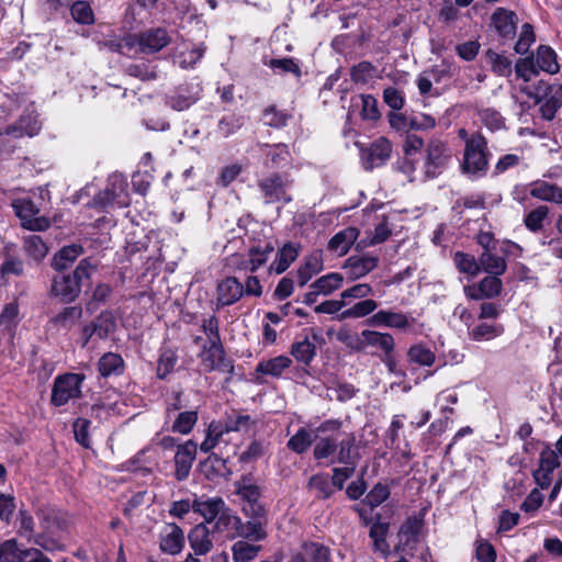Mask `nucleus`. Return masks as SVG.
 I'll return each instance as SVG.
<instances>
[{
    "label": "nucleus",
    "mask_w": 562,
    "mask_h": 562,
    "mask_svg": "<svg viewBox=\"0 0 562 562\" xmlns=\"http://www.w3.org/2000/svg\"><path fill=\"white\" fill-rule=\"evenodd\" d=\"M341 427L342 420L330 418L322 422L315 429L313 458L316 461L329 460L330 463L345 464L344 468L333 469L330 482L334 490H342L345 482L353 475L360 459L356 435L341 430Z\"/></svg>",
    "instance_id": "1"
},
{
    "label": "nucleus",
    "mask_w": 562,
    "mask_h": 562,
    "mask_svg": "<svg viewBox=\"0 0 562 562\" xmlns=\"http://www.w3.org/2000/svg\"><path fill=\"white\" fill-rule=\"evenodd\" d=\"M93 270L90 259L80 260L72 273H61L53 278L50 295L65 304L74 302L81 292L82 282L90 279Z\"/></svg>",
    "instance_id": "2"
},
{
    "label": "nucleus",
    "mask_w": 562,
    "mask_h": 562,
    "mask_svg": "<svg viewBox=\"0 0 562 562\" xmlns=\"http://www.w3.org/2000/svg\"><path fill=\"white\" fill-rule=\"evenodd\" d=\"M490 166L488 143L485 136H475L464 146L460 169L472 181L486 176Z\"/></svg>",
    "instance_id": "3"
},
{
    "label": "nucleus",
    "mask_w": 562,
    "mask_h": 562,
    "mask_svg": "<svg viewBox=\"0 0 562 562\" xmlns=\"http://www.w3.org/2000/svg\"><path fill=\"white\" fill-rule=\"evenodd\" d=\"M257 186L265 204H288L292 201V196L288 192L290 180L286 175L279 172L270 173L259 179Z\"/></svg>",
    "instance_id": "4"
},
{
    "label": "nucleus",
    "mask_w": 562,
    "mask_h": 562,
    "mask_svg": "<svg viewBox=\"0 0 562 562\" xmlns=\"http://www.w3.org/2000/svg\"><path fill=\"white\" fill-rule=\"evenodd\" d=\"M85 376L78 373H65L54 380L50 403L54 406H63L70 400L81 395V384Z\"/></svg>",
    "instance_id": "5"
},
{
    "label": "nucleus",
    "mask_w": 562,
    "mask_h": 562,
    "mask_svg": "<svg viewBox=\"0 0 562 562\" xmlns=\"http://www.w3.org/2000/svg\"><path fill=\"white\" fill-rule=\"evenodd\" d=\"M170 42L171 37L165 29L154 27L131 37L128 45L142 54H155L160 52Z\"/></svg>",
    "instance_id": "6"
},
{
    "label": "nucleus",
    "mask_w": 562,
    "mask_h": 562,
    "mask_svg": "<svg viewBox=\"0 0 562 562\" xmlns=\"http://www.w3.org/2000/svg\"><path fill=\"white\" fill-rule=\"evenodd\" d=\"M451 157L447 144L440 139L429 140L426 148L424 173L427 179L437 178L446 169Z\"/></svg>",
    "instance_id": "7"
},
{
    "label": "nucleus",
    "mask_w": 562,
    "mask_h": 562,
    "mask_svg": "<svg viewBox=\"0 0 562 562\" xmlns=\"http://www.w3.org/2000/svg\"><path fill=\"white\" fill-rule=\"evenodd\" d=\"M200 358L204 369L207 372L218 371L227 373L229 376L226 378V382L232 379L234 373V363L231 358H227L222 344L204 346Z\"/></svg>",
    "instance_id": "8"
},
{
    "label": "nucleus",
    "mask_w": 562,
    "mask_h": 562,
    "mask_svg": "<svg viewBox=\"0 0 562 562\" xmlns=\"http://www.w3.org/2000/svg\"><path fill=\"white\" fill-rule=\"evenodd\" d=\"M12 206L24 228L41 232L49 227V221L44 216H38L40 210L33 201L19 199L12 203Z\"/></svg>",
    "instance_id": "9"
},
{
    "label": "nucleus",
    "mask_w": 562,
    "mask_h": 562,
    "mask_svg": "<svg viewBox=\"0 0 562 562\" xmlns=\"http://www.w3.org/2000/svg\"><path fill=\"white\" fill-rule=\"evenodd\" d=\"M423 527L422 519L417 517H408L400 527L397 532L398 543L395 546V551L412 555L413 551L419 542V533Z\"/></svg>",
    "instance_id": "10"
},
{
    "label": "nucleus",
    "mask_w": 562,
    "mask_h": 562,
    "mask_svg": "<svg viewBox=\"0 0 562 562\" xmlns=\"http://www.w3.org/2000/svg\"><path fill=\"white\" fill-rule=\"evenodd\" d=\"M198 445L192 439L178 445L173 462H175V477L177 481L182 482L190 475L193 462L196 459Z\"/></svg>",
    "instance_id": "11"
},
{
    "label": "nucleus",
    "mask_w": 562,
    "mask_h": 562,
    "mask_svg": "<svg viewBox=\"0 0 562 562\" xmlns=\"http://www.w3.org/2000/svg\"><path fill=\"white\" fill-rule=\"evenodd\" d=\"M186 538L182 529L175 522L166 524L159 533V548L162 552L176 555L184 548Z\"/></svg>",
    "instance_id": "12"
},
{
    "label": "nucleus",
    "mask_w": 562,
    "mask_h": 562,
    "mask_svg": "<svg viewBox=\"0 0 562 562\" xmlns=\"http://www.w3.org/2000/svg\"><path fill=\"white\" fill-rule=\"evenodd\" d=\"M218 307L229 306L238 302L244 295V284L235 277H227L216 286Z\"/></svg>",
    "instance_id": "13"
},
{
    "label": "nucleus",
    "mask_w": 562,
    "mask_h": 562,
    "mask_svg": "<svg viewBox=\"0 0 562 562\" xmlns=\"http://www.w3.org/2000/svg\"><path fill=\"white\" fill-rule=\"evenodd\" d=\"M378 262L379 258L376 256L353 255L346 260L344 269L348 279L357 280L375 269Z\"/></svg>",
    "instance_id": "14"
},
{
    "label": "nucleus",
    "mask_w": 562,
    "mask_h": 562,
    "mask_svg": "<svg viewBox=\"0 0 562 562\" xmlns=\"http://www.w3.org/2000/svg\"><path fill=\"white\" fill-rule=\"evenodd\" d=\"M213 531L206 524L201 522L194 526L188 535L190 548L196 555H204L213 548Z\"/></svg>",
    "instance_id": "15"
},
{
    "label": "nucleus",
    "mask_w": 562,
    "mask_h": 562,
    "mask_svg": "<svg viewBox=\"0 0 562 562\" xmlns=\"http://www.w3.org/2000/svg\"><path fill=\"white\" fill-rule=\"evenodd\" d=\"M199 99L200 95L198 87L181 86L171 94L167 95L166 104L176 111H184Z\"/></svg>",
    "instance_id": "16"
},
{
    "label": "nucleus",
    "mask_w": 562,
    "mask_h": 562,
    "mask_svg": "<svg viewBox=\"0 0 562 562\" xmlns=\"http://www.w3.org/2000/svg\"><path fill=\"white\" fill-rule=\"evenodd\" d=\"M492 24L501 37L513 38L516 33L517 15L515 12L498 8L492 14Z\"/></svg>",
    "instance_id": "17"
},
{
    "label": "nucleus",
    "mask_w": 562,
    "mask_h": 562,
    "mask_svg": "<svg viewBox=\"0 0 562 562\" xmlns=\"http://www.w3.org/2000/svg\"><path fill=\"white\" fill-rule=\"evenodd\" d=\"M529 194L538 200L562 204V188L555 183L537 180L529 184Z\"/></svg>",
    "instance_id": "18"
},
{
    "label": "nucleus",
    "mask_w": 562,
    "mask_h": 562,
    "mask_svg": "<svg viewBox=\"0 0 562 562\" xmlns=\"http://www.w3.org/2000/svg\"><path fill=\"white\" fill-rule=\"evenodd\" d=\"M260 147L266 156L263 164L267 168L278 169L283 168L290 164L291 155L285 144H263Z\"/></svg>",
    "instance_id": "19"
},
{
    "label": "nucleus",
    "mask_w": 562,
    "mask_h": 562,
    "mask_svg": "<svg viewBox=\"0 0 562 562\" xmlns=\"http://www.w3.org/2000/svg\"><path fill=\"white\" fill-rule=\"evenodd\" d=\"M225 506L226 504L221 497H195L193 499V513L201 515L205 519L204 524H210L216 520Z\"/></svg>",
    "instance_id": "20"
},
{
    "label": "nucleus",
    "mask_w": 562,
    "mask_h": 562,
    "mask_svg": "<svg viewBox=\"0 0 562 562\" xmlns=\"http://www.w3.org/2000/svg\"><path fill=\"white\" fill-rule=\"evenodd\" d=\"M369 324L372 326L405 329L409 326V318L402 312L381 310L370 317Z\"/></svg>",
    "instance_id": "21"
},
{
    "label": "nucleus",
    "mask_w": 562,
    "mask_h": 562,
    "mask_svg": "<svg viewBox=\"0 0 562 562\" xmlns=\"http://www.w3.org/2000/svg\"><path fill=\"white\" fill-rule=\"evenodd\" d=\"M538 103L542 117L548 121L553 120L562 105V85L550 86Z\"/></svg>",
    "instance_id": "22"
},
{
    "label": "nucleus",
    "mask_w": 562,
    "mask_h": 562,
    "mask_svg": "<svg viewBox=\"0 0 562 562\" xmlns=\"http://www.w3.org/2000/svg\"><path fill=\"white\" fill-rule=\"evenodd\" d=\"M40 131L41 123L38 122L37 117L32 114H27L21 116L18 122L8 126L5 128V134L13 136L14 138H20L23 136L33 137L37 135Z\"/></svg>",
    "instance_id": "23"
},
{
    "label": "nucleus",
    "mask_w": 562,
    "mask_h": 562,
    "mask_svg": "<svg viewBox=\"0 0 562 562\" xmlns=\"http://www.w3.org/2000/svg\"><path fill=\"white\" fill-rule=\"evenodd\" d=\"M392 145L384 138L379 137L368 148L367 164L368 169L383 165L391 156Z\"/></svg>",
    "instance_id": "24"
},
{
    "label": "nucleus",
    "mask_w": 562,
    "mask_h": 562,
    "mask_svg": "<svg viewBox=\"0 0 562 562\" xmlns=\"http://www.w3.org/2000/svg\"><path fill=\"white\" fill-rule=\"evenodd\" d=\"M324 269L323 258L319 252H313L304 258L303 263L297 269V283L304 286L314 276Z\"/></svg>",
    "instance_id": "25"
},
{
    "label": "nucleus",
    "mask_w": 562,
    "mask_h": 562,
    "mask_svg": "<svg viewBox=\"0 0 562 562\" xmlns=\"http://www.w3.org/2000/svg\"><path fill=\"white\" fill-rule=\"evenodd\" d=\"M358 238V229L348 227L336 233L328 241V249L338 256H345Z\"/></svg>",
    "instance_id": "26"
},
{
    "label": "nucleus",
    "mask_w": 562,
    "mask_h": 562,
    "mask_svg": "<svg viewBox=\"0 0 562 562\" xmlns=\"http://www.w3.org/2000/svg\"><path fill=\"white\" fill-rule=\"evenodd\" d=\"M201 465L205 476L212 481L220 477L228 479L232 475L227 461L215 453H211Z\"/></svg>",
    "instance_id": "27"
},
{
    "label": "nucleus",
    "mask_w": 562,
    "mask_h": 562,
    "mask_svg": "<svg viewBox=\"0 0 562 562\" xmlns=\"http://www.w3.org/2000/svg\"><path fill=\"white\" fill-rule=\"evenodd\" d=\"M83 254V247L78 244H72L68 246H64L58 252L55 254L52 260V267L56 271H64L69 266L74 263V261Z\"/></svg>",
    "instance_id": "28"
},
{
    "label": "nucleus",
    "mask_w": 562,
    "mask_h": 562,
    "mask_svg": "<svg viewBox=\"0 0 562 562\" xmlns=\"http://www.w3.org/2000/svg\"><path fill=\"white\" fill-rule=\"evenodd\" d=\"M361 337L364 339V347H376L381 349L385 355H390L394 350V338L389 333H380L375 330L366 329L362 330Z\"/></svg>",
    "instance_id": "29"
},
{
    "label": "nucleus",
    "mask_w": 562,
    "mask_h": 562,
    "mask_svg": "<svg viewBox=\"0 0 562 562\" xmlns=\"http://www.w3.org/2000/svg\"><path fill=\"white\" fill-rule=\"evenodd\" d=\"M255 424L256 422L250 415L240 414L236 411L226 414L225 418L222 420V425L227 434L232 431L248 432Z\"/></svg>",
    "instance_id": "30"
},
{
    "label": "nucleus",
    "mask_w": 562,
    "mask_h": 562,
    "mask_svg": "<svg viewBox=\"0 0 562 562\" xmlns=\"http://www.w3.org/2000/svg\"><path fill=\"white\" fill-rule=\"evenodd\" d=\"M82 307L79 305L64 307L50 323L58 329L68 330L82 317Z\"/></svg>",
    "instance_id": "31"
},
{
    "label": "nucleus",
    "mask_w": 562,
    "mask_h": 562,
    "mask_svg": "<svg viewBox=\"0 0 562 562\" xmlns=\"http://www.w3.org/2000/svg\"><path fill=\"white\" fill-rule=\"evenodd\" d=\"M540 70L554 75L559 72L560 65L555 52L547 45H540L537 48L536 57H533Z\"/></svg>",
    "instance_id": "32"
},
{
    "label": "nucleus",
    "mask_w": 562,
    "mask_h": 562,
    "mask_svg": "<svg viewBox=\"0 0 562 562\" xmlns=\"http://www.w3.org/2000/svg\"><path fill=\"white\" fill-rule=\"evenodd\" d=\"M267 520H258V519H248L246 522L240 520L239 530L237 531V537L250 540V541H260L267 537L266 526Z\"/></svg>",
    "instance_id": "33"
},
{
    "label": "nucleus",
    "mask_w": 562,
    "mask_h": 562,
    "mask_svg": "<svg viewBox=\"0 0 562 562\" xmlns=\"http://www.w3.org/2000/svg\"><path fill=\"white\" fill-rule=\"evenodd\" d=\"M299 248L293 243H286L277 252L276 259L271 265V270L276 273H283L290 265L297 258Z\"/></svg>",
    "instance_id": "34"
},
{
    "label": "nucleus",
    "mask_w": 562,
    "mask_h": 562,
    "mask_svg": "<svg viewBox=\"0 0 562 562\" xmlns=\"http://www.w3.org/2000/svg\"><path fill=\"white\" fill-rule=\"evenodd\" d=\"M99 372L102 376L121 375L124 372V360L119 353L106 352L98 362Z\"/></svg>",
    "instance_id": "35"
},
{
    "label": "nucleus",
    "mask_w": 562,
    "mask_h": 562,
    "mask_svg": "<svg viewBox=\"0 0 562 562\" xmlns=\"http://www.w3.org/2000/svg\"><path fill=\"white\" fill-rule=\"evenodd\" d=\"M292 364V360L286 356H278L269 360L260 361L256 371L261 374L279 378L283 371Z\"/></svg>",
    "instance_id": "36"
},
{
    "label": "nucleus",
    "mask_w": 562,
    "mask_h": 562,
    "mask_svg": "<svg viewBox=\"0 0 562 562\" xmlns=\"http://www.w3.org/2000/svg\"><path fill=\"white\" fill-rule=\"evenodd\" d=\"M273 251L274 246L271 243H266L262 247H251L248 251V260L245 268L251 272L257 271L268 261Z\"/></svg>",
    "instance_id": "37"
},
{
    "label": "nucleus",
    "mask_w": 562,
    "mask_h": 562,
    "mask_svg": "<svg viewBox=\"0 0 562 562\" xmlns=\"http://www.w3.org/2000/svg\"><path fill=\"white\" fill-rule=\"evenodd\" d=\"M23 249L27 257L41 262L48 254V247L38 235H29L23 238Z\"/></svg>",
    "instance_id": "38"
},
{
    "label": "nucleus",
    "mask_w": 562,
    "mask_h": 562,
    "mask_svg": "<svg viewBox=\"0 0 562 562\" xmlns=\"http://www.w3.org/2000/svg\"><path fill=\"white\" fill-rule=\"evenodd\" d=\"M290 353L297 362L308 366L316 356V346L307 337L292 344Z\"/></svg>",
    "instance_id": "39"
},
{
    "label": "nucleus",
    "mask_w": 562,
    "mask_h": 562,
    "mask_svg": "<svg viewBox=\"0 0 562 562\" xmlns=\"http://www.w3.org/2000/svg\"><path fill=\"white\" fill-rule=\"evenodd\" d=\"M480 271L483 270L490 274L502 276L507 268L503 257L492 254L490 250H483L479 257Z\"/></svg>",
    "instance_id": "40"
},
{
    "label": "nucleus",
    "mask_w": 562,
    "mask_h": 562,
    "mask_svg": "<svg viewBox=\"0 0 562 562\" xmlns=\"http://www.w3.org/2000/svg\"><path fill=\"white\" fill-rule=\"evenodd\" d=\"M240 520V517L235 515L227 506H225L224 510H222V513L216 518L213 530L226 531L229 536L237 537Z\"/></svg>",
    "instance_id": "41"
},
{
    "label": "nucleus",
    "mask_w": 562,
    "mask_h": 562,
    "mask_svg": "<svg viewBox=\"0 0 562 562\" xmlns=\"http://www.w3.org/2000/svg\"><path fill=\"white\" fill-rule=\"evenodd\" d=\"M227 434L222 425V420H212L206 429L205 438L200 445V450L204 453L212 451Z\"/></svg>",
    "instance_id": "42"
},
{
    "label": "nucleus",
    "mask_w": 562,
    "mask_h": 562,
    "mask_svg": "<svg viewBox=\"0 0 562 562\" xmlns=\"http://www.w3.org/2000/svg\"><path fill=\"white\" fill-rule=\"evenodd\" d=\"M307 486L314 491L315 497L321 499L329 498L335 492L327 473H317L311 476Z\"/></svg>",
    "instance_id": "43"
},
{
    "label": "nucleus",
    "mask_w": 562,
    "mask_h": 562,
    "mask_svg": "<svg viewBox=\"0 0 562 562\" xmlns=\"http://www.w3.org/2000/svg\"><path fill=\"white\" fill-rule=\"evenodd\" d=\"M476 114L481 123L491 132H496L505 128L504 116L494 108L477 109Z\"/></svg>",
    "instance_id": "44"
},
{
    "label": "nucleus",
    "mask_w": 562,
    "mask_h": 562,
    "mask_svg": "<svg viewBox=\"0 0 562 562\" xmlns=\"http://www.w3.org/2000/svg\"><path fill=\"white\" fill-rule=\"evenodd\" d=\"M344 277L338 272H330L315 280L310 288L317 289L323 295H329L342 284Z\"/></svg>",
    "instance_id": "45"
},
{
    "label": "nucleus",
    "mask_w": 562,
    "mask_h": 562,
    "mask_svg": "<svg viewBox=\"0 0 562 562\" xmlns=\"http://www.w3.org/2000/svg\"><path fill=\"white\" fill-rule=\"evenodd\" d=\"M26 549L19 547L15 539L0 542V562H23Z\"/></svg>",
    "instance_id": "46"
},
{
    "label": "nucleus",
    "mask_w": 562,
    "mask_h": 562,
    "mask_svg": "<svg viewBox=\"0 0 562 562\" xmlns=\"http://www.w3.org/2000/svg\"><path fill=\"white\" fill-rule=\"evenodd\" d=\"M549 207L539 205L531 210L524 218L525 226L532 233H539L543 228V223L548 218Z\"/></svg>",
    "instance_id": "47"
},
{
    "label": "nucleus",
    "mask_w": 562,
    "mask_h": 562,
    "mask_svg": "<svg viewBox=\"0 0 562 562\" xmlns=\"http://www.w3.org/2000/svg\"><path fill=\"white\" fill-rule=\"evenodd\" d=\"M378 307V303L374 300L366 299L357 302L351 307L345 310L340 314L341 319L346 318H361L370 315Z\"/></svg>",
    "instance_id": "48"
},
{
    "label": "nucleus",
    "mask_w": 562,
    "mask_h": 562,
    "mask_svg": "<svg viewBox=\"0 0 562 562\" xmlns=\"http://www.w3.org/2000/svg\"><path fill=\"white\" fill-rule=\"evenodd\" d=\"M9 276L24 277L25 265L24 261L12 255H7L0 266V278L5 279Z\"/></svg>",
    "instance_id": "49"
},
{
    "label": "nucleus",
    "mask_w": 562,
    "mask_h": 562,
    "mask_svg": "<svg viewBox=\"0 0 562 562\" xmlns=\"http://www.w3.org/2000/svg\"><path fill=\"white\" fill-rule=\"evenodd\" d=\"M245 123V119L240 114L232 113L223 116L217 124V132L224 137L227 138L231 135L235 134L237 131L241 128Z\"/></svg>",
    "instance_id": "50"
},
{
    "label": "nucleus",
    "mask_w": 562,
    "mask_h": 562,
    "mask_svg": "<svg viewBox=\"0 0 562 562\" xmlns=\"http://www.w3.org/2000/svg\"><path fill=\"white\" fill-rule=\"evenodd\" d=\"M198 422V412L186 411L177 415L172 423L171 430L181 435H188Z\"/></svg>",
    "instance_id": "51"
},
{
    "label": "nucleus",
    "mask_w": 562,
    "mask_h": 562,
    "mask_svg": "<svg viewBox=\"0 0 562 562\" xmlns=\"http://www.w3.org/2000/svg\"><path fill=\"white\" fill-rule=\"evenodd\" d=\"M259 551V546H255L246 541H237L232 547L233 559L235 562H249L258 555Z\"/></svg>",
    "instance_id": "52"
},
{
    "label": "nucleus",
    "mask_w": 562,
    "mask_h": 562,
    "mask_svg": "<svg viewBox=\"0 0 562 562\" xmlns=\"http://www.w3.org/2000/svg\"><path fill=\"white\" fill-rule=\"evenodd\" d=\"M313 443L311 432L305 428H300L288 441L286 446L290 450L297 454L304 453Z\"/></svg>",
    "instance_id": "53"
},
{
    "label": "nucleus",
    "mask_w": 562,
    "mask_h": 562,
    "mask_svg": "<svg viewBox=\"0 0 562 562\" xmlns=\"http://www.w3.org/2000/svg\"><path fill=\"white\" fill-rule=\"evenodd\" d=\"M457 269L467 274L476 276L480 272L479 260L474 256L457 251L453 257Z\"/></svg>",
    "instance_id": "54"
},
{
    "label": "nucleus",
    "mask_w": 562,
    "mask_h": 562,
    "mask_svg": "<svg viewBox=\"0 0 562 562\" xmlns=\"http://www.w3.org/2000/svg\"><path fill=\"white\" fill-rule=\"evenodd\" d=\"M540 69L533 56L526 58H519L515 65V72L518 78H521L525 82L530 81L533 77L538 76Z\"/></svg>",
    "instance_id": "55"
},
{
    "label": "nucleus",
    "mask_w": 562,
    "mask_h": 562,
    "mask_svg": "<svg viewBox=\"0 0 562 562\" xmlns=\"http://www.w3.org/2000/svg\"><path fill=\"white\" fill-rule=\"evenodd\" d=\"M409 361L419 366L429 367L434 364L436 356L435 353L424 345H414L407 352Z\"/></svg>",
    "instance_id": "56"
},
{
    "label": "nucleus",
    "mask_w": 562,
    "mask_h": 562,
    "mask_svg": "<svg viewBox=\"0 0 562 562\" xmlns=\"http://www.w3.org/2000/svg\"><path fill=\"white\" fill-rule=\"evenodd\" d=\"M70 5V13L74 20L80 24H92L94 16L91 7L88 2L75 0Z\"/></svg>",
    "instance_id": "57"
},
{
    "label": "nucleus",
    "mask_w": 562,
    "mask_h": 562,
    "mask_svg": "<svg viewBox=\"0 0 562 562\" xmlns=\"http://www.w3.org/2000/svg\"><path fill=\"white\" fill-rule=\"evenodd\" d=\"M492 70L502 77H509L513 72L512 61L504 55L488 50L486 53Z\"/></svg>",
    "instance_id": "58"
},
{
    "label": "nucleus",
    "mask_w": 562,
    "mask_h": 562,
    "mask_svg": "<svg viewBox=\"0 0 562 562\" xmlns=\"http://www.w3.org/2000/svg\"><path fill=\"white\" fill-rule=\"evenodd\" d=\"M178 362V356L171 349H165L160 353L158 364H157V376L159 379H165L168 374H170Z\"/></svg>",
    "instance_id": "59"
},
{
    "label": "nucleus",
    "mask_w": 562,
    "mask_h": 562,
    "mask_svg": "<svg viewBox=\"0 0 562 562\" xmlns=\"http://www.w3.org/2000/svg\"><path fill=\"white\" fill-rule=\"evenodd\" d=\"M535 41L536 35L532 25L529 23H525L521 26L519 38L516 42L514 49L517 54L524 55L529 50L530 46L535 43Z\"/></svg>",
    "instance_id": "60"
},
{
    "label": "nucleus",
    "mask_w": 562,
    "mask_h": 562,
    "mask_svg": "<svg viewBox=\"0 0 562 562\" xmlns=\"http://www.w3.org/2000/svg\"><path fill=\"white\" fill-rule=\"evenodd\" d=\"M501 334V329L487 323L476 325L470 333L469 336L474 341H485L497 337Z\"/></svg>",
    "instance_id": "61"
},
{
    "label": "nucleus",
    "mask_w": 562,
    "mask_h": 562,
    "mask_svg": "<svg viewBox=\"0 0 562 562\" xmlns=\"http://www.w3.org/2000/svg\"><path fill=\"white\" fill-rule=\"evenodd\" d=\"M92 323L97 329V336L100 339L106 338L108 335L112 333L116 326L115 319L110 312H102Z\"/></svg>",
    "instance_id": "62"
},
{
    "label": "nucleus",
    "mask_w": 562,
    "mask_h": 562,
    "mask_svg": "<svg viewBox=\"0 0 562 562\" xmlns=\"http://www.w3.org/2000/svg\"><path fill=\"white\" fill-rule=\"evenodd\" d=\"M268 66L274 71L293 74L296 78H300L302 75L300 66L290 57L272 58L269 60Z\"/></svg>",
    "instance_id": "63"
},
{
    "label": "nucleus",
    "mask_w": 562,
    "mask_h": 562,
    "mask_svg": "<svg viewBox=\"0 0 562 562\" xmlns=\"http://www.w3.org/2000/svg\"><path fill=\"white\" fill-rule=\"evenodd\" d=\"M376 68L370 61H361L351 68L350 76L355 82L367 83L373 78Z\"/></svg>",
    "instance_id": "64"
}]
</instances>
